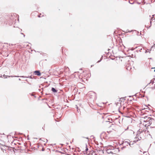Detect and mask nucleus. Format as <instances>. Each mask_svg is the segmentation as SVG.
Here are the masks:
<instances>
[{"instance_id": "obj_1", "label": "nucleus", "mask_w": 155, "mask_h": 155, "mask_svg": "<svg viewBox=\"0 0 155 155\" xmlns=\"http://www.w3.org/2000/svg\"><path fill=\"white\" fill-rule=\"evenodd\" d=\"M150 118H148V120H143V122H141L140 125V128L144 127H147L149 126L151 124V121H150Z\"/></svg>"}, {"instance_id": "obj_2", "label": "nucleus", "mask_w": 155, "mask_h": 155, "mask_svg": "<svg viewBox=\"0 0 155 155\" xmlns=\"http://www.w3.org/2000/svg\"><path fill=\"white\" fill-rule=\"evenodd\" d=\"M138 131L140 133H143L142 137H143V138L147 136L149 133L148 131L147 130V127H146L143 128H140Z\"/></svg>"}, {"instance_id": "obj_3", "label": "nucleus", "mask_w": 155, "mask_h": 155, "mask_svg": "<svg viewBox=\"0 0 155 155\" xmlns=\"http://www.w3.org/2000/svg\"><path fill=\"white\" fill-rule=\"evenodd\" d=\"M142 133H140L139 131H138V133L136 135V137H135L134 141L136 142H137L139 140H141L142 138Z\"/></svg>"}, {"instance_id": "obj_4", "label": "nucleus", "mask_w": 155, "mask_h": 155, "mask_svg": "<svg viewBox=\"0 0 155 155\" xmlns=\"http://www.w3.org/2000/svg\"><path fill=\"white\" fill-rule=\"evenodd\" d=\"M150 23L153 25H155V17H153L152 18Z\"/></svg>"}, {"instance_id": "obj_5", "label": "nucleus", "mask_w": 155, "mask_h": 155, "mask_svg": "<svg viewBox=\"0 0 155 155\" xmlns=\"http://www.w3.org/2000/svg\"><path fill=\"white\" fill-rule=\"evenodd\" d=\"M34 74L35 75H37L39 76H40L41 75V74L40 71H35L34 72Z\"/></svg>"}, {"instance_id": "obj_6", "label": "nucleus", "mask_w": 155, "mask_h": 155, "mask_svg": "<svg viewBox=\"0 0 155 155\" xmlns=\"http://www.w3.org/2000/svg\"><path fill=\"white\" fill-rule=\"evenodd\" d=\"M122 61V60L120 58H118L116 59V62L117 63H119Z\"/></svg>"}, {"instance_id": "obj_7", "label": "nucleus", "mask_w": 155, "mask_h": 155, "mask_svg": "<svg viewBox=\"0 0 155 155\" xmlns=\"http://www.w3.org/2000/svg\"><path fill=\"white\" fill-rule=\"evenodd\" d=\"M51 91L54 93H56L57 92V90L55 89L53 87L52 88Z\"/></svg>"}, {"instance_id": "obj_8", "label": "nucleus", "mask_w": 155, "mask_h": 155, "mask_svg": "<svg viewBox=\"0 0 155 155\" xmlns=\"http://www.w3.org/2000/svg\"><path fill=\"white\" fill-rule=\"evenodd\" d=\"M78 74V73H74L73 76L74 75L75 77H76V75Z\"/></svg>"}, {"instance_id": "obj_9", "label": "nucleus", "mask_w": 155, "mask_h": 155, "mask_svg": "<svg viewBox=\"0 0 155 155\" xmlns=\"http://www.w3.org/2000/svg\"><path fill=\"white\" fill-rule=\"evenodd\" d=\"M41 14H40V15H38V17H41Z\"/></svg>"}, {"instance_id": "obj_10", "label": "nucleus", "mask_w": 155, "mask_h": 155, "mask_svg": "<svg viewBox=\"0 0 155 155\" xmlns=\"http://www.w3.org/2000/svg\"><path fill=\"white\" fill-rule=\"evenodd\" d=\"M152 69H155V70H154V71H155V68H152Z\"/></svg>"}, {"instance_id": "obj_11", "label": "nucleus", "mask_w": 155, "mask_h": 155, "mask_svg": "<svg viewBox=\"0 0 155 155\" xmlns=\"http://www.w3.org/2000/svg\"><path fill=\"white\" fill-rule=\"evenodd\" d=\"M88 150V149H87V148L86 149V150Z\"/></svg>"}]
</instances>
